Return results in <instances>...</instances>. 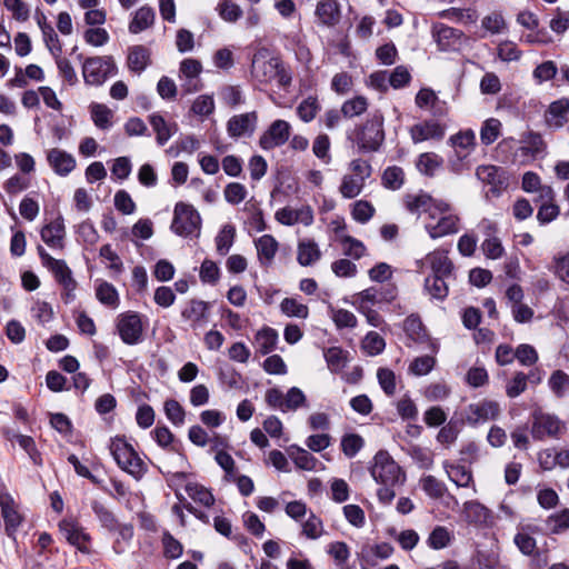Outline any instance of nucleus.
Returning <instances> with one entry per match:
<instances>
[{"instance_id": "obj_1", "label": "nucleus", "mask_w": 569, "mask_h": 569, "mask_svg": "<svg viewBox=\"0 0 569 569\" xmlns=\"http://www.w3.org/2000/svg\"><path fill=\"white\" fill-rule=\"evenodd\" d=\"M423 227L428 236L437 240L458 233L461 219L448 201L439 199L425 217Z\"/></svg>"}, {"instance_id": "obj_2", "label": "nucleus", "mask_w": 569, "mask_h": 569, "mask_svg": "<svg viewBox=\"0 0 569 569\" xmlns=\"http://www.w3.org/2000/svg\"><path fill=\"white\" fill-rule=\"evenodd\" d=\"M251 74L259 83H270L276 80L280 88L290 86L292 77L279 58H267L262 52L253 56Z\"/></svg>"}, {"instance_id": "obj_3", "label": "nucleus", "mask_w": 569, "mask_h": 569, "mask_svg": "<svg viewBox=\"0 0 569 569\" xmlns=\"http://www.w3.org/2000/svg\"><path fill=\"white\" fill-rule=\"evenodd\" d=\"M110 452L117 465L133 478L140 479L146 473L147 465L124 438L111 439Z\"/></svg>"}, {"instance_id": "obj_4", "label": "nucleus", "mask_w": 569, "mask_h": 569, "mask_svg": "<svg viewBox=\"0 0 569 569\" xmlns=\"http://www.w3.org/2000/svg\"><path fill=\"white\" fill-rule=\"evenodd\" d=\"M91 509L103 529L118 535L113 549L121 552L119 549L120 540L130 541L133 537V527L130 523L119 522L114 513L98 500L91 501Z\"/></svg>"}, {"instance_id": "obj_5", "label": "nucleus", "mask_w": 569, "mask_h": 569, "mask_svg": "<svg viewBox=\"0 0 569 569\" xmlns=\"http://www.w3.org/2000/svg\"><path fill=\"white\" fill-rule=\"evenodd\" d=\"M117 66L110 56L90 57L83 60L82 76L86 84L102 86L107 79L116 76Z\"/></svg>"}, {"instance_id": "obj_6", "label": "nucleus", "mask_w": 569, "mask_h": 569, "mask_svg": "<svg viewBox=\"0 0 569 569\" xmlns=\"http://www.w3.org/2000/svg\"><path fill=\"white\" fill-rule=\"evenodd\" d=\"M369 471L375 481L381 485H397L405 479L399 465L385 450L375 455Z\"/></svg>"}, {"instance_id": "obj_7", "label": "nucleus", "mask_w": 569, "mask_h": 569, "mask_svg": "<svg viewBox=\"0 0 569 569\" xmlns=\"http://www.w3.org/2000/svg\"><path fill=\"white\" fill-rule=\"evenodd\" d=\"M201 229V217L199 212L184 202L174 206L171 230L181 237H199Z\"/></svg>"}, {"instance_id": "obj_8", "label": "nucleus", "mask_w": 569, "mask_h": 569, "mask_svg": "<svg viewBox=\"0 0 569 569\" xmlns=\"http://www.w3.org/2000/svg\"><path fill=\"white\" fill-rule=\"evenodd\" d=\"M383 139V117L381 113L372 114L356 132V143L365 152L377 151Z\"/></svg>"}, {"instance_id": "obj_9", "label": "nucleus", "mask_w": 569, "mask_h": 569, "mask_svg": "<svg viewBox=\"0 0 569 569\" xmlns=\"http://www.w3.org/2000/svg\"><path fill=\"white\" fill-rule=\"evenodd\" d=\"M116 329L123 343L134 346L143 340V325L136 311L120 313L116 320Z\"/></svg>"}, {"instance_id": "obj_10", "label": "nucleus", "mask_w": 569, "mask_h": 569, "mask_svg": "<svg viewBox=\"0 0 569 569\" xmlns=\"http://www.w3.org/2000/svg\"><path fill=\"white\" fill-rule=\"evenodd\" d=\"M411 141L415 144L425 141H441L446 136V126L436 119H425L409 129Z\"/></svg>"}, {"instance_id": "obj_11", "label": "nucleus", "mask_w": 569, "mask_h": 569, "mask_svg": "<svg viewBox=\"0 0 569 569\" xmlns=\"http://www.w3.org/2000/svg\"><path fill=\"white\" fill-rule=\"evenodd\" d=\"M500 415V406L497 401L483 399L470 403L465 411V421L470 426H478L495 420Z\"/></svg>"}, {"instance_id": "obj_12", "label": "nucleus", "mask_w": 569, "mask_h": 569, "mask_svg": "<svg viewBox=\"0 0 569 569\" xmlns=\"http://www.w3.org/2000/svg\"><path fill=\"white\" fill-rule=\"evenodd\" d=\"M258 126L257 111L232 116L227 122V133L232 139L250 138Z\"/></svg>"}, {"instance_id": "obj_13", "label": "nucleus", "mask_w": 569, "mask_h": 569, "mask_svg": "<svg viewBox=\"0 0 569 569\" xmlns=\"http://www.w3.org/2000/svg\"><path fill=\"white\" fill-rule=\"evenodd\" d=\"M59 530L66 540L82 553H90L89 543L91 537L79 522L72 519H63L59 523Z\"/></svg>"}, {"instance_id": "obj_14", "label": "nucleus", "mask_w": 569, "mask_h": 569, "mask_svg": "<svg viewBox=\"0 0 569 569\" xmlns=\"http://www.w3.org/2000/svg\"><path fill=\"white\" fill-rule=\"evenodd\" d=\"M291 126L286 120L278 119L261 134L259 146L263 150H272L283 146L290 137Z\"/></svg>"}, {"instance_id": "obj_15", "label": "nucleus", "mask_w": 569, "mask_h": 569, "mask_svg": "<svg viewBox=\"0 0 569 569\" xmlns=\"http://www.w3.org/2000/svg\"><path fill=\"white\" fill-rule=\"evenodd\" d=\"M54 280L61 286V299L64 303H71L76 300V290L78 282L73 278L71 269L64 260L56 262V266L50 269Z\"/></svg>"}, {"instance_id": "obj_16", "label": "nucleus", "mask_w": 569, "mask_h": 569, "mask_svg": "<svg viewBox=\"0 0 569 569\" xmlns=\"http://www.w3.org/2000/svg\"><path fill=\"white\" fill-rule=\"evenodd\" d=\"M432 37L440 50L456 51L462 44L463 32L443 23H435L432 26Z\"/></svg>"}, {"instance_id": "obj_17", "label": "nucleus", "mask_w": 569, "mask_h": 569, "mask_svg": "<svg viewBox=\"0 0 569 569\" xmlns=\"http://www.w3.org/2000/svg\"><path fill=\"white\" fill-rule=\"evenodd\" d=\"M0 508L6 532L9 537H13L21 525L22 517L17 509L14 499L4 490H0Z\"/></svg>"}, {"instance_id": "obj_18", "label": "nucleus", "mask_w": 569, "mask_h": 569, "mask_svg": "<svg viewBox=\"0 0 569 569\" xmlns=\"http://www.w3.org/2000/svg\"><path fill=\"white\" fill-rule=\"evenodd\" d=\"M561 422L555 416L536 411L532 415L531 435L537 440L555 437L559 432Z\"/></svg>"}, {"instance_id": "obj_19", "label": "nucleus", "mask_w": 569, "mask_h": 569, "mask_svg": "<svg viewBox=\"0 0 569 569\" xmlns=\"http://www.w3.org/2000/svg\"><path fill=\"white\" fill-rule=\"evenodd\" d=\"M425 261L431 269L432 273L430 276L456 279L455 264L447 250H433L426 256Z\"/></svg>"}, {"instance_id": "obj_20", "label": "nucleus", "mask_w": 569, "mask_h": 569, "mask_svg": "<svg viewBox=\"0 0 569 569\" xmlns=\"http://www.w3.org/2000/svg\"><path fill=\"white\" fill-rule=\"evenodd\" d=\"M569 99L561 98L551 102L545 111V123L550 129H559L568 121Z\"/></svg>"}, {"instance_id": "obj_21", "label": "nucleus", "mask_w": 569, "mask_h": 569, "mask_svg": "<svg viewBox=\"0 0 569 569\" xmlns=\"http://www.w3.org/2000/svg\"><path fill=\"white\" fill-rule=\"evenodd\" d=\"M47 160L52 170L61 177L68 176L76 168V159L71 153L59 148L50 149Z\"/></svg>"}, {"instance_id": "obj_22", "label": "nucleus", "mask_w": 569, "mask_h": 569, "mask_svg": "<svg viewBox=\"0 0 569 569\" xmlns=\"http://www.w3.org/2000/svg\"><path fill=\"white\" fill-rule=\"evenodd\" d=\"M202 71V66L200 61L196 59H184L180 63V77L186 79L184 83H182V88L187 93L196 92L200 89L199 74Z\"/></svg>"}, {"instance_id": "obj_23", "label": "nucleus", "mask_w": 569, "mask_h": 569, "mask_svg": "<svg viewBox=\"0 0 569 569\" xmlns=\"http://www.w3.org/2000/svg\"><path fill=\"white\" fill-rule=\"evenodd\" d=\"M148 121L156 133V141L159 146H164L169 139L177 133L178 124L168 122L160 113L153 112L148 116Z\"/></svg>"}, {"instance_id": "obj_24", "label": "nucleus", "mask_w": 569, "mask_h": 569, "mask_svg": "<svg viewBox=\"0 0 569 569\" xmlns=\"http://www.w3.org/2000/svg\"><path fill=\"white\" fill-rule=\"evenodd\" d=\"M520 143L517 154L520 153L522 161L535 160L545 152L546 144L539 133H527L522 137Z\"/></svg>"}, {"instance_id": "obj_25", "label": "nucleus", "mask_w": 569, "mask_h": 569, "mask_svg": "<svg viewBox=\"0 0 569 569\" xmlns=\"http://www.w3.org/2000/svg\"><path fill=\"white\" fill-rule=\"evenodd\" d=\"M315 14L322 26L335 27L341 19V8L336 0L319 1Z\"/></svg>"}, {"instance_id": "obj_26", "label": "nucleus", "mask_w": 569, "mask_h": 569, "mask_svg": "<svg viewBox=\"0 0 569 569\" xmlns=\"http://www.w3.org/2000/svg\"><path fill=\"white\" fill-rule=\"evenodd\" d=\"M258 261L261 266L269 267L279 249V243L271 234H263L254 240Z\"/></svg>"}, {"instance_id": "obj_27", "label": "nucleus", "mask_w": 569, "mask_h": 569, "mask_svg": "<svg viewBox=\"0 0 569 569\" xmlns=\"http://www.w3.org/2000/svg\"><path fill=\"white\" fill-rule=\"evenodd\" d=\"M476 176L480 181L490 186L492 193L499 194L505 187L502 170L496 166H479L476 170Z\"/></svg>"}, {"instance_id": "obj_28", "label": "nucleus", "mask_w": 569, "mask_h": 569, "mask_svg": "<svg viewBox=\"0 0 569 569\" xmlns=\"http://www.w3.org/2000/svg\"><path fill=\"white\" fill-rule=\"evenodd\" d=\"M438 200L439 199H435L427 193L420 192L406 194L403 197V204L406 209L412 214L425 213L427 216Z\"/></svg>"}, {"instance_id": "obj_29", "label": "nucleus", "mask_w": 569, "mask_h": 569, "mask_svg": "<svg viewBox=\"0 0 569 569\" xmlns=\"http://www.w3.org/2000/svg\"><path fill=\"white\" fill-rule=\"evenodd\" d=\"M181 317L193 328L202 326L208 321V303L201 300H191L181 311Z\"/></svg>"}, {"instance_id": "obj_30", "label": "nucleus", "mask_w": 569, "mask_h": 569, "mask_svg": "<svg viewBox=\"0 0 569 569\" xmlns=\"http://www.w3.org/2000/svg\"><path fill=\"white\" fill-rule=\"evenodd\" d=\"M127 63L132 72L140 74L151 63L150 50L140 44L130 47Z\"/></svg>"}, {"instance_id": "obj_31", "label": "nucleus", "mask_w": 569, "mask_h": 569, "mask_svg": "<svg viewBox=\"0 0 569 569\" xmlns=\"http://www.w3.org/2000/svg\"><path fill=\"white\" fill-rule=\"evenodd\" d=\"M321 258V251L312 239L299 241L297 248V261L302 267L312 266Z\"/></svg>"}, {"instance_id": "obj_32", "label": "nucleus", "mask_w": 569, "mask_h": 569, "mask_svg": "<svg viewBox=\"0 0 569 569\" xmlns=\"http://www.w3.org/2000/svg\"><path fill=\"white\" fill-rule=\"evenodd\" d=\"M41 239L51 248H62V240L64 237V224L61 217L52 222L46 224L41 229Z\"/></svg>"}, {"instance_id": "obj_33", "label": "nucleus", "mask_w": 569, "mask_h": 569, "mask_svg": "<svg viewBox=\"0 0 569 569\" xmlns=\"http://www.w3.org/2000/svg\"><path fill=\"white\" fill-rule=\"evenodd\" d=\"M443 468L449 479L456 483L457 487L469 488L473 486L472 472L466 466L445 462Z\"/></svg>"}, {"instance_id": "obj_34", "label": "nucleus", "mask_w": 569, "mask_h": 569, "mask_svg": "<svg viewBox=\"0 0 569 569\" xmlns=\"http://www.w3.org/2000/svg\"><path fill=\"white\" fill-rule=\"evenodd\" d=\"M278 342V332L270 328L264 327L259 330L254 337L256 351L262 356L270 353L276 349Z\"/></svg>"}, {"instance_id": "obj_35", "label": "nucleus", "mask_w": 569, "mask_h": 569, "mask_svg": "<svg viewBox=\"0 0 569 569\" xmlns=\"http://www.w3.org/2000/svg\"><path fill=\"white\" fill-rule=\"evenodd\" d=\"M96 297L100 303L112 309L120 302L116 287L104 280H96Z\"/></svg>"}, {"instance_id": "obj_36", "label": "nucleus", "mask_w": 569, "mask_h": 569, "mask_svg": "<svg viewBox=\"0 0 569 569\" xmlns=\"http://www.w3.org/2000/svg\"><path fill=\"white\" fill-rule=\"evenodd\" d=\"M452 279L428 276L425 279V290L436 300L443 301L449 293V283Z\"/></svg>"}, {"instance_id": "obj_37", "label": "nucleus", "mask_w": 569, "mask_h": 569, "mask_svg": "<svg viewBox=\"0 0 569 569\" xmlns=\"http://www.w3.org/2000/svg\"><path fill=\"white\" fill-rule=\"evenodd\" d=\"M154 10L151 7L143 6L139 8L129 23V31L137 34L150 28L154 22Z\"/></svg>"}, {"instance_id": "obj_38", "label": "nucleus", "mask_w": 569, "mask_h": 569, "mask_svg": "<svg viewBox=\"0 0 569 569\" xmlns=\"http://www.w3.org/2000/svg\"><path fill=\"white\" fill-rule=\"evenodd\" d=\"M288 456L299 469L307 471L316 469L318 459L301 447L296 445L290 446L288 449Z\"/></svg>"}, {"instance_id": "obj_39", "label": "nucleus", "mask_w": 569, "mask_h": 569, "mask_svg": "<svg viewBox=\"0 0 569 569\" xmlns=\"http://www.w3.org/2000/svg\"><path fill=\"white\" fill-rule=\"evenodd\" d=\"M94 126L101 130L112 127L113 111L103 103L92 102L89 107Z\"/></svg>"}, {"instance_id": "obj_40", "label": "nucleus", "mask_w": 569, "mask_h": 569, "mask_svg": "<svg viewBox=\"0 0 569 569\" xmlns=\"http://www.w3.org/2000/svg\"><path fill=\"white\" fill-rule=\"evenodd\" d=\"M443 160L435 152L421 153L416 162L418 171L425 176L432 177L441 168Z\"/></svg>"}, {"instance_id": "obj_41", "label": "nucleus", "mask_w": 569, "mask_h": 569, "mask_svg": "<svg viewBox=\"0 0 569 569\" xmlns=\"http://www.w3.org/2000/svg\"><path fill=\"white\" fill-rule=\"evenodd\" d=\"M184 489L188 496L204 507H211L214 503L213 495L202 485L198 482H187Z\"/></svg>"}, {"instance_id": "obj_42", "label": "nucleus", "mask_w": 569, "mask_h": 569, "mask_svg": "<svg viewBox=\"0 0 569 569\" xmlns=\"http://www.w3.org/2000/svg\"><path fill=\"white\" fill-rule=\"evenodd\" d=\"M327 552L333 558L339 569H349L347 562L350 558V549L343 541H335L328 546Z\"/></svg>"}, {"instance_id": "obj_43", "label": "nucleus", "mask_w": 569, "mask_h": 569, "mask_svg": "<svg viewBox=\"0 0 569 569\" xmlns=\"http://www.w3.org/2000/svg\"><path fill=\"white\" fill-rule=\"evenodd\" d=\"M380 290L376 287H370L362 290L361 292L353 296L352 305L357 310L361 309V306L373 308L376 305L381 303Z\"/></svg>"}, {"instance_id": "obj_44", "label": "nucleus", "mask_w": 569, "mask_h": 569, "mask_svg": "<svg viewBox=\"0 0 569 569\" xmlns=\"http://www.w3.org/2000/svg\"><path fill=\"white\" fill-rule=\"evenodd\" d=\"M236 228L232 224H224L216 237L217 252L226 256L233 244Z\"/></svg>"}, {"instance_id": "obj_45", "label": "nucleus", "mask_w": 569, "mask_h": 569, "mask_svg": "<svg viewBox=\"0 0 569 569\" xmlns=\"http://www.w3.org/2000/svg\"><path fill=\"white\" fill-rule=\"evenodd\" d=\"M216 10L219 17L227 22H236L242 16V9L233 0H220Z\"/></svg>"}, {"instance_id": "obj_46", "label": "nucleus", "mask_w": 569, "mask_h": 569, "mask_svg": "<svg viewBox=\"0 0 569 569\" xmlns=\"http://www.w3.org/2000/svg\"><path fill=\"white\" fill-rule=\"evenodd\" d=\"M381 180L385 188L390 190H398L405 182V172L402 168L398 166H391L385 169Z\"/></svg>"}, {"instance_id": "obj_47", "label": "nucleus", "mask_w": 569, "mask_h": 569, "mask_svg": "<svg viewBox=\"0 0 569 569\" xmlns=\"http://www.w3.org/2000/svg\"><path fill=\"white\" fill-rule=\"evenodd\" d=\"M320 111V104L316 97L309 96L297 107V113L303 122L312 121Z\"/></svg>"}, {"instance_id": "obj_48", "label": "nucleus", "mask_w": 569, "mask_h": 569, "mask_svg": "<svg viewBox=\"0 0 569 569\" xmlns=\"http://www.w3.org/2000/svg\"><path fill=\"white\" fill-rule=\"evenodd\" d=\"M365 187V181L361 178L355 177L352 174H347L343 177L340 192L342 197L347 199L356 198L362 191Z\"/></svg>"}, {"instance_id": "obj_49", "label": "nucleus", "mask_w": 569, "mask_h": 569, "mask_svg": "<svg viewBox=\"0 0 569 569\" xmlns=\"http://www.w3.org/2000/svg\"><path fill=\"white\" fill-rule=\"evenodd\" d=\"M420 486L426 495L432 499H440L446 492V485L431 475L422 477Z\"/></svg>"}, {"instance_id": "obj_50", "label": "nucleus", "mask_w": 569, "mask_h": 569, "mask_svg": "<svg viewBox=\"0 0 569 569\" xmlns=\"http://www.w3.org/2000/svg\"><path fill=\"white\" fill-rule=\"evenodd\" d=\"M367 99L362 96H358L342 103L341 113L346 118H353L362 114L367 110Z\"/></svg>"}, {"instance_id": "obj_51", "label": "nucleus", "mask_w": 569, "mask_h": 569, "mask_svg": "<svg viewBox=\"0 0 569 569\" xmlns=\"http://www.w3.org/2000/svg\"><path fill=\"white\" fill-rule=\"evenodd\" d=\"M280 309L288 317L306 319L309 315L308 307L295 298H284L280 303Z\"/></svg>"}, {"instance_id": "obj_52", "label": "nucleus", "mask_w": 569, "mask_h": 569, "mask_svg": "<svg viewBox=\"0 0 569 569\" xmlns=\"http://www.w3.org/2000/svg\"><path fill=\"white\" fill-rule=\"evenodd\" d=\"M403 330L408 338L416 342L421 341L426 336V331L420 318L415 315L406 318L403 322Z\"/></svg>"}, {"instance_id": "obj_53", "label": "nucleus", "mask_w": 569, "mask_h": 569, "mask_svg": "<svg viewBox=\"0 0 569 569\" xmlns=\"http://www.w3.org/2000/svg\"><path fill=\"white\" fill-rule=\"evenodd\" d=\"M547 526L551 533L558 535L569 529V509H562L560 512L550 515L547 519Z\"/></svg>"}, {"instance_id": "obj_54", "label": "nucleus", "mask_w": 569, "mask_h": 569, "mask_svg": "<svg viewBox=\"0 0 569 569\" xmlns=\"http://www.w3.org/2000/svg\"><path fill=\"white\" fill-rule=\"evenodd\" d=\"M501 122L498 119L490 118L486 120L480 130L481 142L486 146L495 142L500 134Z\"/></svg>"}, {"instance_id": "obj_55", "label": "nucleus", "mask_w": 569, "mask_h": 569, "mask_svg": "<svg viewBox=\"0 0 569 569\" xmlns=\"http://www.w3.org/2000/svg\"><path fill=\"white\" fill-rule=\"evenodd\" d=\"M475 132L472 130L460 131L449 138V143L459 152L463 150L469 152L475 146Z\"/></svg>"}, {"instance_id": "obj_56", "label": "nucleus", "mask_w": 569, "mask_h": 569, "mask_svg": "<svg viewBox=\"0 0 569 569\" xmlns=\"http://www.w3.org/2000/svg\"><path fill=\"white\" fill-rule=\"evenodd\" d=\"M322 520L313 512L309 513L308 519L302 523V533L311 540H316L323 535Z\"/></svg>"}, {"instance_id": "obj_57", "label": "nucleus", "mask_w": 569, "mask_h": 569, "mask_svg": "<svg viewBox=\"0 0 569 569\" xmlns=\"http://www.w3.org/2000/svg\"><path fill=\"white\" fill-rule=\"evenodd\" d=\"M362 437L357 433H349L341 439V450L348 458H353L363 447Z\"/></svg>"}, {"instance_id": "obj_58", "label": "nucleus", "mask_w": 569, "mask_h": 569, "mask_svg": "<svg viewBox=\"0 0 569 569\" xmlns=\"http://www.w3.org/2000/svg\"><path fill=\"white\" fill-rule=\"evenodd\" d=\"M451 536L446 527L437 526L428 537V546L435 550L446 548L450 542Z\"/></svg>"}, {"instance_id": "obj_59", "label": "nucleus", "mask_w": 569, "mask_h": 569, "mask_svg": "<svg viewBox=\"0 0 569 569\" xmlns=\"http://www.w3.org/2000/svg\"><path fill=\"white\" fill-rule=\"evenodd\" d=\"M385 339L377 332L370 331L362 341L363 350L370 356H377L385 350Z\"/></svg>"}, {"instance_id": "obj_60", "label": "nucleus", "mask_w": 569, "mask_h": 569, "mask_svg": "<svg viewBox=\"0 0 569 569\" xmlns=\"http://www.w3.org/2000/svg\"><path fill=\"white\" fill-rule=\"evenodd\" d=\"M548 383L557 397H562L569 390V375L562 370H556Z\"/></svg>"}, {"instance_id": "obj_61", "label": "nucleus", "mask_w": 569, "mask_h": 569, "mask_svg": "<svg viewBox=\"0 0 569 569\" xmlns=\"http://www.w3.org/2000/svg\"><path fill=\"white\" fill-rule=\"evenodd\" d=\"M325 359L327 361L328 368L332 372L340 371L346 365V356L342 349L338 347L328 348L325 351Z\"/></svg>"}, {"instance_id": "obj_62", "label": "nucleus", "mask_w": 569, "mask_h": 569, "mask_svg": "<svg viewBox=\"0 0 569 569\" xmlns=\"http://www.w3.org/2000/svg\"><path fill=\"white\" fill-rule=\"evenodd\" d=\"M465 512H466L467 519L470 522H475V523L485 522L489 515L488 509L477 501L466 502L465 503Z\"/></svg>"}, {"instance_id": "obj_63", "label": "nucleus", "mask_w": 569, "mask_h": 569, "mask_svg": "<svg viewBox=\"0 0 569 569\" xmlns=\"http://www.w3.org/2000/svg\"><path fill=\"white\" fill-rule=\"evenodd\" d=\"M342 251L345 256L351 257L353 259H360L365 256L366 247L365 244L350 236H346L341 239Z\"/></svg>"}, {"instance_id": "obj_64", "label": "nucleus", "mask_w": 569, "mask_h": 569, "mask_svg": "<svg viewBox=\"0 0 569 569\" xmlns=\"http://www.w3.org/2000/svg\"><path fill=\"white\" fill-rule=\"evenodd\" d=\"M224 199L231 204H239L247 197V189L242 183L230 182L224 188Z\"/></svg>"}]
</instances>
